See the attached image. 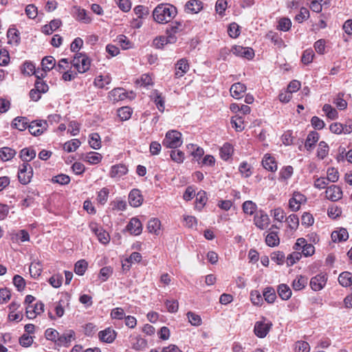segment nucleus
Segmentation results:
<instances>
[{"mask_svg":"<svg viewBox=\"0 0 352 352\" xmlns=\"http://www.w3.org/2000/svg\"><path fill=\"white\" fill-rule=\"evenodd\" d=\"M322 111L325 113L327 117L331 120H336L338 118V113L336 109L329 104H325L323 106Z\"/></svg>","mask_w":352,"mask_h":352,"instance_id":"c03bdc74","label":"nucleus"},{"mask_svg":"<svg viewBox=\"0 0 352 352\" xmlns=\"http://www.w3.org/2000/svg\"><path fill=\"white\" fill-rule=\"evenodd\" d=\"M36 153L32 148H24L20 151L19 157L23 163H29L36 157Z\"/></svg>","mask_w":352,"mask_h":352,"instance_id":"bb28decb","label":"nucleus"},{"mask_svg":"<svg viewBox=\"0 0 352 352\" xmlns=\"http://www.w3.org/2000/svg\"><path fill=\"white\" fill-rule=\"evenodd\" d=\"M239 170L245 178L249 177L252 175L250 166L245 162L241 163Z\"/></svg>","mask_w":352,"mask_h":352,"instance_id":"338daca9","label":"nucleus"},{"mask_svg":"<svg viewBox=\"0 0 352 352\" xmlns=\"http://www.w3.org/2000/svg\"><path fill=\"white\" fill-rule=\"evenodd\" d=\"M108 97L113 102H116L124 100L127 97V94L123 88L118 87L112 89Z\"/></svg>","mask_w":352,"mask_h":352,"instance_id":"5701e85b","label":"nucleus"},{"mask_svg":"<svg viewBox=\"0 0 352 352\" xmlns=\"http://www.w3.org/2000/svg\"><path fill=\"white\" fill-rule=\"evenodd\" d=\"M89 227L92 232H94L102 244H107L110 241V236L108 232L104 230L101 227L96 223L91 222L89 223Z\"/></svg>","mask_w":352,"mask_h":352,"instance_id":"423d86ee","label":"nucleus"},{"mask_svg":"<svg viewBox=\"0 0 352 352\" xmlns=\"http://www.w3.org/2000/svg\"><path fill=\"white\" fill-rule=\"evenodd\" d=\"M182 133L176 130L168 131L162 142L164 146L176 148L182 144Z\"/></svg>","mask_w":352,"mask_h":352,"instance_id":"7ed1b4c3","label":"nucleus"},{"mask_svg":"<svg viewBox=\"0 0 352 352\" xmlns=\"http://www.w3.org/2000/svg\"><path fill=\"white\" fill-rule=\"evenodd\" d=\"M314 56V51L311 49H307L303 52L301 61L305 65H307L312 62Z\"/></svg>","mask_w":352,"mask_h":352,"instance_id":"052dcab7","label":"nucleus"},{"mask_svg":"<svg viewBox=\"0 0 352 352\" xmlns=\"http://www.w3.org/2000/svg\"><path fill=\"white\" fill-rule=\"evenodd\" d=\"M307 284V278L303 276H298L292 283L293 289L296 291L302 289Z\"/></svg>","mask_w":352,"mask_h":352,"instance_id":"e433bc0d","label":"nucleus"},{"mask_svg":"<svg viewBox=\"0 0 352 352\" xmlns=\"http://www.w3.org/2000/svg\"><path fill=\"white\" fill-rule=\"evenodd\" d=\"M126 229L131 234L138 236L142 232V224L137 217H133L127 224Z\"/></svg>","mask_w":352,"mask_h":352,"instance_id":"9d476101","label":"nucleus"},{"mask_svg":"<svg viewBox=\"0 0 352 352\" xmlns=\"http://www.w3.org/2000/svg\"><path fill=\"white\" fill-rule=\"evenodd\" d=\"M48 124L46 120H34L28 125L30 133L34 135L38 136L43 133L47 130Z\"/></svg>","mask_w":352,"mask_h":352,"instance_id":"39448f33","label":"nucleus"},{"mask_svg":"<svg viewBox=\"0 0 352 352\" xmlns=\"http://www.w3.org/2000/svg\"><path fill=\"white\" fill-rule=\"evenodd\" d=\"M327 177L329 182H336L339 179V172L338 170L333 167H330L327 169Z\"/></svg>","mask_w":352,"mask_h":352,"instance_id":"6e6d98bb","label":"nucleus"},{"mask_svg":"<svg viewBox=\"0 0 352 352\" xmlns=\"http://www.w3.org/2000/svg\"><path fill=\"white\" fill-rule=\"evenodd\" d=\"M128 173V168L126 165L119 164L111 166L109 176L111 178L118 179Z\"/></svg>","mask_w":352,"mask_h":352,"instance_id":"4468645a","label":"nucleus"},{"mask_svg":"<svg viewBox=\"0 0 352 352\" xmlns=\"http://www.w3.org/2000/svg\"><path fill=\"white\" fill-rule=\"evenodd\" d=\"M112 273L113 270L111 267H104L100 270L98 277L102 282H104L109 278Z\"/></svg>","mask_w":352,"mask_h":352,"instance_id":"69168bd1","label":"nucleus"},{"mask_svg":"<svg viewBox=\"0 0 352 352\" xmlns=\"http://www.w3.org/2000/svg\"><path fill=\"white\" fill-rule=\"evenodd\" d=\"M143 202V197L138 189H133L129 195V203L133 207H138Z\"/></svg>","mask_w":352,"mask_h":352,"instance_id":"dca6fc26","label":"nucleus"},{"mask_svg":"<svg viewBox=\"0 0 352 352\" xmlns=\"http://www.w3.org/2000/svg\"><path fill=\"white\" fill-rule=\"evenodd\" d=\"M81 144V142L78 139H72L66 142L63 145V148L68 153L75 151Z\"/></svg>","mask_w":352,"mask_h":352,"instance_id":"a19ab883","label":"nucleus"},{"mask_svg":"<svg viewBox=\"0 0 352 352\" xmlns=\"http://www.w3.org/2000/svg\"><path fill=\"white\" fill-rule=\"evenodd\" d=\"M233 153V147L229 143H225L220 149L221 157L224 160H228Z\"/></svg>","mask_w":352,"mask_h":352,"instance_id":"ea45409f","label":"nucleus"},{"mask_svg":"<svg viewBox=\"0 0 352 352\" xmlns=\"http://www.w3.org/2000/svg\"><path fill=\"white\" fill-rule=\"evenodd\" d=\"M82 159L83 161L94 165L99 164L102 159V156L99 153L91 151L84 155Z\"/></svg>","mask_w":352,"mask_h":352,"instance_id":"a878e982","label":"nucleus"},{"mask_svg":"<svg viewBox=\"0 0 352 352\" xmlns=\"http://www.w3.org/2000/svg\"><path fill=\"white\" fill-rule=\"evenodd\" d=\"M320 135L316 131H311L305 140V147L307 151H311L314 146L316 143L319 140Z\"/></svg>","mask_w":352,"mask_h":352,"instance_id":"393cba45","label":"nucleus"},{"mask_svg":"<svg viewBox=\"0 0 352 352\" xmlns=\"http://www.w3.org/2000/svg\"><path fill=\"white\" fill-rule=\"evenodd\" d=\"M326 197L332 201H336L342 198V191L341 188L336 185H331L325 191Z\"/></svg>","mask_w":352,"mask_h":352,"instance_id":"ddd939ff","label":"nucleus"},{"mask_svg":"<svg viewBox=\"0 0 352 352\" xmlns=\"http://www.w3.org/2000/svg\"><path fill=\"white\" fill-rule=\"evenodd\" d=\"M329 147L324 141L320 142L317 150V157L320 160L324 159L329 154Z\"/></svg>","mask_w":352,"mask_h":352,"instance_id":"58836bf2","label":"nucleus"},{"mask_svg":"<svg viewBox=\"0 0 352 352\" xmlns=\"http://www.w3.org/2000/svg\"><path fill=\"white\" fill-rule=\"evenodd\" d=\"M33 176V169L29 163H23L19 165L18 178L19 182L23 185L29 184Z\"/></svg>","mask_w":352,"mask_h":352,"instance_id":"20e7f679","label":"nucleus"},{"mask_svg":"<svg viewBox=\"0 0 352 352\" xmlns=\"http://www.w3.org/2000/svg\"><path fill=\"white\" fill-rule=\"evenodd\" d=\"M231 124L236 131H242L244 129L243 118L238 115L233 116Z\"/></svg>","mask_w":352,"mask_h":352,"instance_id":"a18cd8bd","label":"nucleus"},{"mask_svg":"<svg viewBox=\"0 0 352 352\" xmlns=\"http://www.w3.org/2000/svg\"><path fill=\"white\" fill-rule=\"evenodd\" d=\"M245 91L246 86L241 82L233 84L230 89L231 96L235 99L241 98Z\"/></svg>","mask_w":352,"mask_h":352,"instance_id":"412c9836","label":"nucleus"},{"mask_svg":"<svg viewBox=\"0 0 352 352\" xmlns=\"http://www.w3.org/2000/svg\"><path fill=\"white\" fill-rule=\"evenodd\" d=\"M75 338V332L73 330H67L64 332L62 335L58 336L56 345L59 346L67 347L70 345V343Z\"/></svg>","mask_w":352,"mask_h":352,"instance_id":"f8f14e48","label":"nucleus"},{"mask_svg":"<svg viewBox=\"0 0 352 352\" xmlns=\"http://www.w3.org/2000/svg\"><path fill=\"white\" fill-rule=\"evenodd\" d=\"M59 336V333L52 328H49L45 330V336L47 340H52L56 344Z\"/></svg>","mask_w":352,"mask_h":352,"instance_id":"680f3d73","label":"nucleus"},{"mask_svg":"<svg viewBox=\"0 0 352 352\" xmlns=\"http://www.w3.org/2000/svg\"><path fill=\"white\" fill-rule=\"evenodd\" d=\"M349 238V234L345 228H340L339 230L333 231L331 233V239L334 242H340L346 241Z\"/></svg>","mask_w":352,"mask_h":352,"instance_id":"c756f323","label":"nucleus"},{"mask_svg":"<svg viewBox=\"0 0 352 352\" xmlns=\"http://www.w3.org/2000/svg\"><path fill=\"white\" fill-rule=\"evenodd\" d=\"M305 201V195L298 192H295L289 200V207L292 211L296 212L300 209V205Z\"/></svg>","mask_w":352,"mask_h":352,"instance_id":"1a4fd4ad","label":"nucleus"},{"mask_svg":"<svg viewBox=\"0 0 352 352\" xmlns=\"http://www.w3.org/2000/svg\"><path fill=\"white\" fill-rule=\"evenodd\" d=\"M42 68L44 71H50L56 67V60L52 56L44 57L41 61Z\"/></svg>","mask_w":352,"mask_h":352,"instance_id":"f704fd0d","label":"nucleus"},{"mask_svg":"<svg viewBox=\"0 0 352 352\" xmlns=\"http://www.w3.org/2000/svg\"><path fill=\"white\" fill-rule=\"evenodd\" d=\"M116 41L123 50H127L131 47V42L124 35H119Z\"/></svg>","mask_w":352,"mask_h":352,"instance_id":"0e129e2a","label":"nucleus"},{"mask_svg":"<svg viewBox=\"0 0 352 352\" xmlns=\"http://www.w3.org/2000/svg\"><path fill=\"white\" fill-rule=\"evenodd\" d=\"M16 152L14 149H12L10 147H3L0 149V158L4 161H8L12 159Z\"/></svg>","mask_w":352,"mask_h":352,"instance_id":"2f4dec72","label":"nucleus"},{"mask_svg":"<svg viewBox=\"0 0 352 352\" xmlns=\"http://www.w3.org/2000/svg\"><path fill=\"white\" fill-rule=\"evenodd\" d=\"M189 64L188 60L186 58L179 59L175 64V73L176 78H181L189 70Z\"/></svg>","mask_w":352,"mask_h":352,"instance_id":"2eb2a0df","label":"nucleus"},{"mask_svg":"<svg viewBox=\"0 0 352 352\" xmlns=\"http://www.w3.org/2000/svg\"><path fill=\"white\" fill-rule=\"evenodd\" d=\"M36 72L35 66L32 62L25 61L22 67L21 72L24 75L30 76L34 74Z\"/></svg>","mask_w":352,"mask_h":352,"instance_id":"603ef678","label":"nucleus"},{"mask_svg":"<svg viewBox=\"0 0 352 352\" xmlns=\"http://www.w3.org/2000/svg\"><path fill=\"white\" fill-rule=\"evenodd\" d=\"M151 98L157 109L160 112H164L165 109V98L157 90H153L151 93Z\"/></svg>","mask_w":352,"mask_h":352,"instance_id":"b1692460","label":"nucleus"},{"mask_svg":"<svg viewBox=\"0 0 352 352\" xmlns=\"http://www.w3.org/2000/svg\"><path fill=\"white\" fill-rule=\"evenodd\" d=\"M242 208L245 213L252 215L256 211L257 206L252 201H245L243 204Z\"/></svg>","mask_w":352,"mask_h":352,"instance_id":"3c124183","label":"nucleus"},{"mask_svg":"<svg viewBox=\"0 0 352 352\" xmlns=\"http://www.w3.org/2000/svg\"><path fill=\"white\" fill-rule=\"evenodd\" d=\"M277 292L280 298L283 300L289 299L292 296V290L286 284H280L278 285Z\"/></svg>","mask_w":352,"mask_h":352,"instance_id":"7c9ffc66","label":"nucleus"},{"mask_svg":"<svg viewBox=\"0 0 352 352\" xmlns=\"http://www.w3.org/2000/svg\"><path fill=\"white\" fill-rule=\"evenodd\" d=\"M250 300L255 305L259 306L263 304V297L258 290H252L250 292Z\"/></svg>","mask_w":352,"mask_h":352,"instance_id":"4d7b16f0","label":"nucleus"},{"mask_svg":"<svg viewBox=\"0 0 352 352\" xmlns=\"http://www.w3.org/2000/svg\"><path fill=\"white\" fill-rule=\"evenodd\" d=\"M132 346L135 350H143L147 346V342L145 339L137 336L132 342Z\"/></svg>","mask_w":352,"mask_h":352,"instance_id":"de8ad7c7","label":"nucleus"},{"mask_svg":"<svg viewBox=\"0 0 352 352\" xmlns=\"http://www.w3.org/2000/svg\"><path fill=\"white\" fill-rule=\"evenodd\" d=\"M29 122L25 117H16L12 121V127L23 131L28 128Z\"/></svg>","mask_w":352,"mask_h":352,"instance_id":"cd10ccee","label":"nucleus"},{"mask_svg":"<svg viewBox=\"0 0 352 352\" xmlns=\"http://www.w3.org/2000/svg\"><path fill=\"white\" fill-rule=\"evenodd\" d=\"M266 244L270 247H275L277 246L280 240L278 236V234L276 232L272 231L270 232L265 238Z\"/></svg>","mask_w":352,"mask_h":352,"instance_id":"79ce46f5","label":"nucleus"},{"mask_svg":"<svg viewBox=\"0 0 352 352\" xmlns=\"http://www.w3.org/2000/svg\"><path fill=\"white\" fill-rule=\"evenodd\" d=\"M89 144L90 146L95 150L100 148L101 138L98 133H94L89 135Z\"/></svg>","mask_w":352,"mask_h":352,"instance_id":"c9c22d12","label":"nucleus"},{"mask_svg":"<svg viewBox=\"0 0 352 352\" xmlns=\"http://www.w3.org/2000/svg\"><path fill=\"white\" fill-rule=\"evenodd\" d=\"M286 221L288 227L292 230H296L299 226V219L296 214H292L287 219Z\"/></svg>","mask_w":352,"mask_h":352,"instance_id":"8fccbe9b","label":"nucleus"},{"mask_svg":"<svg viewBox=\"0 0 352 352\" xmlns=\"http://www.w3.org/2000/svg\"><path fill=\"white\" fill-rule=\"evenodd\" d=\"M147 229L150 233L159 235L161 230V222L157 218L151 219L147 224Z\"/></svg>","mask_w":352,"mask_h":352,"instance_id":"c85d7f7f","label":"nucleus"},{"mask_svg":"<svg viewBox=\"0 0 352 352\" xmlns=\"http://www.w3.org/2000/svg\"><path fill=\"white\" fill-rule=\"evenodd\" d=\"M338 282L342 287H349L352 285V274L343 272L338 276Z\"/></svg>","mask_w":352,"mask_h":352,"instance_id":"72a5a7b5","label":"nucleus"},{"mask_svg":"<svg viewBox=\"0 0 352 352\" xmlns=\"http://www.w3.org/2000/svg\"><path fill=\"white\" fill-rule=\"evenodd\" d=\"M327 280L326 274H318L311 278L310 287L314 291H320L325 286Z\"/></svg>","mask_w":352,"mask_h":352,"instance_id":"9b49d317","label":"nucleus"},{"mask_svg":"<svg viewBox=\"0 0 352 352\" xmlns=\"http://www.w3.org/2000/svg\"><path fill=\"white\" fill-rule=\"evenodd\" d=\"M171 160L177 163H182L184 160V153L179 150H173L170 152Z\"/></svg>","mask_w":352,"mask_h":352,"instance_id":"e2e57ef3","label":"nucleus"},{"mask_svg":"<svg viewBox=\"0 0 352 352\" xmlns=\"http://www.w3.org/2000/svg\"><path fill=\"white\" fill-rule=\"evenodd\" d=\"M203 9V3L199 0H190L185 4V11L190 14H197Z\"/></svg>","mask_w":352,"mask_h":352,"instance_id":"f3484780","label":"nucleus"},{"mask_svg":"<svg viewBox=\"0 0 352 352\" xmlns=\"http://www.w3.org/2000/svg\"><path fill=\"white\" fill-rule=\"evenodd\" d=\"M177 8L168 3L158 5L153 12L154 20L159 23H167L177 15Z\"/></svg>","mask_w":352,"mask_h":352,"instance_id":"f257e3e1","label":"nucleus"},{"mask_svg":"<svg viewBox=\"0 0 352 352\" xmlns=\"http://www.w3.org/2000/svg\"><path fill=\"white\" fill-rule=\"evenodd\" d=\"M295 350L297 352H309L310 346L307 342L298 341L295 344Z\"/></svg>","mask_w":352,"mask_h":352,"instance_id":"774afa93","label":"nucleus"},{"mask_svg":"<svg viewBox=\"0 0 352 352\" xmlns=\"http://www.w3.org/2000/svg\"><path fill=\"white\" fill-rule=\"evenodd\" d=\"M263 296L265 300L268 303H273L276 299V294L275 290L272 287H267L265 288Z\"/></svg>","mask_w":352,"mask_h":352,"instance_id":"4c0bfd02","label":"nucleus"},{"mask_svg":"<svg viewBox=\"0 0 352 352\" xmlns=\"http://www.w3.org/2000/svg\"><path fill=\"white\" fill-rule=\"evenodd\" d=\"M111 82V78L109 75L97 76L94 81V85L100 89H102L105 85H109Z\"/></svg>","mask_w":352,"mask_h":352,"instance_id":"473e14b6","label":"nucleus"},{"mask_svg":"<svg viewBox=\"0 0 352 352\" xmlns=\"http://www.w3.org/2000/svg\"><path fill=\"white\" fill-rule=\"evenodd\" d=\"M231 52L237 56L245 58L248 60L253 58L254 56V52L251 47L235 45L232 47Z\"/></svg>","mask_w":352,"mask_h":352,"instance_id":"6e6552de","label":"nucleus"},{"mask_svg":"<svg viewBox=\"0 0 352 352\" xmlns=\"http://www.w3.org/2000/svg\"><path fill=\"white\" fill-rule=\"evenodd\" d=\"M72 65L80 74L87 72L91 65V60L85 53H77L71 61Z\"/></svg>","mask_w":352,"mask_h":352,"instance_id":"f03ea898","label":"nucleus"},{"mask_svg":"<svg viewBox=\"0 0 352 352\" xmlns=\"http://www.w3.org/2000/svg\"><path fill=\"white\" fill-rule=\"evenodd\" d=\"M262 164L263 168L269 171L275 172L277 170V164L275 158L269 153L264 155Z\"/></svg>","mask_w":352,"mask_h":352,"instance_id":"4be33fe9","label":"nucleus"},{"mask_svg":"<svg viewBox=\"0 0 352 352\" xmlns=\"http://www.w3.org/2000/svg\"><path fill=\"white\" fill-rule=\"evenodd\" d=\"M187 318L188 319L189 322L193 326H200L202 323L201 318L199 315L192 312L188 311L187 313Z\"/></svg>","mask_w":352,"mask_h":352,"instance_id":"09e8293b","label":"nucleus"},{"mask_svg":"<svg viewBox=\"0 0 352 352\" xmlns=\"http://www.w3.org/2000/svg\"><path fill=\"white\" fill-rule=\"evenodd\" d=\"M109 190L107 188H102L98 192L97 196V201L99 204L104 205L109 197Z\"/></svg>","mask_w":352,"mask_h":352,"instance_id":"5fc2aeb1","label":"nucleus"},{"mask_svg":"<svg viewBox=\"0 0 352 352\" xmlns=\"http://www.w3.org/2000/svg\"><path fill=\"white\" fill-rule=\"evenodd\" d=\"M87 267V262L84 259H81L76 263L74 265V272L76 274L82 276L85 273Z\"/></svg>","mask_w":352,"mask_h":352,"instance_id":"37998d69","label":"nucleus"},{"mask_svg":"<svg viewBox=\"0 0 352 352\" xmlns=\"http://www.w3.org/2000/svg\"><path fill=\"white\" fill-rule=\"evenodd\" d=\"M254 221L256 226L261 230L267 228L270 223V218L268 215L263 212L256 214Z\"/></svg>","mask_w":352,"mask_h":352,"instance_id":"6ab92c4d","label":"nucleus"},{"mask_svg":"<svg viewBox=\"0 0 352 352\" xmlns=\"http://www.w3.org/2000/svg\"><path fill=\"white\" fill-rule=\"evenodd\" d=\"M263 321H257L254 324V332L255 335L261 338H265L270 331L272 324V322L265 323V318H263Z\"/></svg>","mask_w":352,"mask_h":352,"instance_id":"0eeeda50","label":"nucleus"},{"mask_svg":"<svg viewBox=\"0 0 352 352\" xmlns=\"http://www.w3.org/2000/svg\"><path fill=\"white\" fill-rule=\"evenodd\" d=\"M136 83L139 85L140 87H146L148 86L153 85V79L151 76L148 74H142L140 79L136 80Z\"/></svg>","mask_w":352,"mask_h":352,"instance_id":"49530a36","label":"nucleus"},{"mask_svg":"<svg viewBox=\"0 0 352 352\" xmlns=\"http://www.w3.org/2000/svg\"><path fill=\"white\" fill-rule=\"evenodd\" d=\"M42 272L41 265L39 263H31L30 266V273L32 277L37 278Z\"/></svg>","mask_w":352,"mask_h":352,"instance_id":"bf43d9fd","label":"nucleus"},{"mask_svg":"<svg viewBox=\"0 0 352 352\" xmlns=\"http://www.w3.org/2000/svg\"><path fill=\"white\" fill-rule=\"evenodd\" d=\"M292 26V22L289 19L282 18L278 21L277 29L281 31H288Z\"/></svg>","mask_w":352,"mask_h":352,"instance_id":"13d9d810","label":"nucleus"},{"mask_svg":"<svg viewBox=\"0 0 352 352\" xmlns=\"http://www.w3.org/2000/svg\"><path fill=\"white\" fill-rule=\"evenodd\" d=\"M74 9L75 10L74 16L76 20L86 24L90 23L91 22V17L89 16L86 10L78 6H75Z\"/></svg>","mask_w":352,"mask_h":352,"instance_id":"a211bd4d","label":"nucleus"},{"mask_svg":"<svg viewBox=\"0 0 352 352\" xmlns=\"http://www.w3.org/2000/svg\"><path fill=\"white\" fill-rule=\"evenodd\" d=\"M99 339L107 343H112L116 337V331L111 328H107L103 331H100L98 333Z\"/></svg>","mask_w":352,"mask_h":352,"instance_id":"aec40b11","label":"nucleus"},{"mask_svg":"<svg viewBox=\"0 0 352 352\" xmlns=\"http://www.w3.org/2000/svg\"><path fill=\"white\" fill-rule=\"evenodd\" d=\"M294 173V168L292 166H287L283 167L280 173V179L283 180H287L289 179Z\"/></svg>","mask_w":352,"mask_h":352,"instance_id":"864d4df0","label":"nucleus"}]
</instances>
